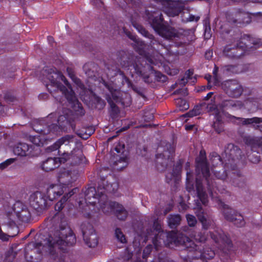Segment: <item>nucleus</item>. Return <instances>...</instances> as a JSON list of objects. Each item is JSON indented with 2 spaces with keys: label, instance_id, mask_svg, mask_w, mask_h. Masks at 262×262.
<instances>
[{
  "label": "nucleus",
  "instance_id": "f257e3e1",
  "mask_svg": "<svg viewBox=\"0 0 262 262\" xmlns=\"http://www.w3.org/2000/svg\"><path fill=\"white\" fill-rule=\"evenodd\" d=\"M76 242L75 235L73 232L68 223L66 222H61L59 229H57L54 234V237L50 236L48 240L47 244L50 247V254L52 259L57 262H64V260L59 257L56 254L55 247L58 246V248H61L59 246L67 245L71 246L74 245Z\"/></svg>",
  "mask_w": 262,
  "mask_h": 262
},
{
  "label": "nucleus",
  "instance_id": "f03ea898",
  "mask_svg": "<svg viewBox=\"0 0 262 262\" xmlns=\"http://www.w3.org/2000/svg\"><path fill=\"white\" fill-rule=\"evenodd\" d=\"M236 42L225 47L223 53L227 58L237 60L244 55L245 51H253L262 46L260 39L253 37L250 34H244Z\"/></svg>",
  "mask_w": 262,
  "mask_h": 262
},
{
  "label": "nucleus",
  "instance_id": "7ed1b4c3",
  "mask_svg": "<svg viewBox=\"0 0 262 262\" xmlns=\"http://www.w3.org/2000/svg\"><path fill=\"white\" fill-rule=\"evenodd\" d=\"M43 74L50 82V84H47V87L51 93L53 91H60L65 95L72 89V86L66 78L56 68H47L43 70Z\"/></svg>",
  "mask_w": 262,
  "mask_h": 262
},
{
  "label": "nucleus",
  "instance_id": "20e7f679",
  "mask_svg": "<svg viewBox=\"0 0 262 262\" xmlns=\"http://www.w3.org/2000/svg\"><path fill=\"white\" fill-rule=\"evenodd\" d=\"M31 214L27 207L20 203L14 205V209L6 212L4 218V224L10 228L17 227L15 220L17 218L20 221L27 222L29 221Z\"/></svg>",
  "mask_w": 262,
  "mask_h": 262
},
{
  "label": "nucleus",
  "instance_id": "39448f33",
  "mask_svg": "<svg viewBox=\"0 0 262 262\" xmlns=\"http://www.w3.org/2000/svg\"><path fill=\"white\" fill-rule=\"evenodd\" d=\"M57 120V123H52L53 133L60 131L68 132L71 129H76V122L73 112L68 109H64Z\"/></svg>",
  "mask_w": 262,
  "mask_h": 262
},
{
  "label": "nucleus",
  "instance_id": "423d86ee",
  "mask_svg": "<svg viewBox=\"0 0 262 262\" xmlns=\"http://www.w3.org/2000/svg\"><path fill=\"white\" fill-rule=\"evenodd\" d=\"M196 171L202 173L207 185L209 191H211L214 187V182L210 177L209 165L207 162L206 153L204 150H201L199 156L195 159Z\"/></svg>",
  "mask_w": 262,
  "mask_h": 262
},
{
  "label": "nucleus",
  "instance_id": "0eeeda50",
  "mask_svg": "<svg viewBox=\"0 0 262 262\" xmlns=\"http://www.w3.org/2000/svg\"><path fill=\"white\" fill-rule=\"evenodd\" d=\"M167 149L163 152L156 156V167L158 171H165L169 166L173 163V154L175 149L170 144H166Z\"/></svg>",
  "mask_w": 262,
  "mask_h": 262
},
{
  "label": "nucleus",
  "instance_id": "6e6552de",
  "mask_svg": "<svg viewBox=\"0 0 262 262\" xmlns=\"http://www.w3.org/2000/svg\"><path fill=\"white\" fill-rule=\"evenodd\" d=\"M77 143V140L74 136L66 135L59 139L53 145L47 148V150L49 152L59 149L58 152L60 155L63 152H69L72 149L73 150V148H76L74 147Z\"/></svg>",
  "mask_w": 262,
  "mask_h": 262
},
{
  "label": "nucleus",
  "instance_id": "1a4fd4ad",
  "mask_svg": "<svg viewBox=\"0 0 262 262\" xmlns=\"http://www.w3.org/2000/svg\"><path fill=\"white\" fill-rule=\"evenodd\" d=\"M226 17L228 23L237 27H243L251 21L250 14L241 9L227 13Z\"/></svg>",
  "mask_w": 262,
  "mask_h": 262
},
{
  "label": "nucleus",
  "instance_id": "9d476101",
  "mask_svg": "<svg viewBox=\"0 0 262 262\" xmlns=\"http://www.w3.org/2000/svg\"><path fill=\"white\" fill-rule=\"evenodd\" d=\"M146 14L151 26L156 33H162L163 31H166V33H171L167 31L168 25L165 21L161 13L154 12L150 13L148 11H146Z\"/></svg>",
  "mask_w": 262,
  "mask_h": 262
},
{
  "label": "nucleus",
  "instance_id": "9b49d317",
  "mask_svg": "<svg viewBox=\"0 0 262 262\" xmlns=\"http://www.w3.org/2000/svg\"><path fill=\"white\" fill-rule=\"evenodd\" d=\"M187 241L184 239L178 241V244L179 245H184L188 251L187 262H207L205 259L202 258V253L200 250H198V247L192 241H189L188 238H186Z\"/></svg>",
  "mask_w": 262,
  "mask_h": 262
},
{
  "label": "nucleus",
  "instance_id": "f8f14e48",
  "mask_svg": "<svg viewBox=\"0 0 262 262\" xmlns=\"http://www.w3.org/2000/svg\"><path fill=\"white\" fill-rule=\"evenodd\" d=\"M83 155L81 150L78 148H73V150L69 152H63L58 157L59 163H64L67 162L68 164L74 166L79 164L83 158Z\"/></svg>",
  "mask_w": 262,
  "mask_h": 262
},
{
  "label": "nucleus",
  "instance_id": "ddd939ff",
  "mask_svg": "<svg viewBox=\"0 0 262 262\" xmlns=\"http://www.w3.org/2000/svg\"><path fill=\"white\" fill-rule=\"evenodd\" d=\"M46 195L39 191H36L30 196V204L34 209L38 212L47 209L48 203Z\"/></svg>",
  "mask_w": 262,
  "mask_h": 262
},
{
  "label": "nucleus",
  "instance_id": "4468645a",
  "mask_svg": "<svg viewBox=\"0 0 262 262\" xmlns=\"http://www.w3.org/2000/svg\"><path fill=\"white\" fill-rule=\"evenodd\" d=\"M68 101L72 104V107L74 114H73L75 122L79 121V118L84 116L85 114L82 104L76 99L74 92L71 89L64 95Z\"/></svg>",
  "mask_w": 262,
  "mask_h": 262
},
{
  "label": "nucleus",
  "instance_id": "2eb2a0df",
  "mask_svg": "<svg viewBox=\"0 0 262 262\" xmlns=\"http://www.w3.org/2000/svg\"><path fill=\"white\" fill-rule=\"evenodd\" d=\"M40 243H29L25 249V256L28 262H38L41 258Z\"/></svg>",
  "mask_w": 262,
  "mask_h": 262
},
{
  "label": "nucleus",
  "instance_id": "dca6fc26",
  "mask_svg": "<svg viewBox=\"0 0 262 262\" xmlns=\"http://www.w3.org/2000/svg\"><path fill=\"white\" fill-rule=\"evenodd\" d=\"M52 114L49 115L46 119L36 120L32 123V128L34 131L42 135H48L51 132L53 133L52 123L49 122Z\"/></svg>",
  "mask_w": 262,
  "mask_h": 262
},
{
  "label": "nucleus",
  "instance_id": "f3484780",
  "mask_svg": "<svg viewBox=\"0 0 262 262\" xmlns=\"http://www.w3.org/2000/svg\"><path fill=\"white\" fill-rule=\"evenodd\" d=\"M222 88L227 94L232 97H239L243 92L242 86L235 80L226 81Z\"/></svg>",
  "mask_w": 262,
  "mask_h": 262
},
{
  "label": "nucleus",
  "instance_id": "a211bd4d",
  "mask_svg": "<svg viewBox=\"0 0 262 262\" xmlns=\"http://www.w3.org/2000/svg\"><path fill=\"white\" fill-rule=\"evenodd\" d=\"M195 209V214L199 221L201 223L202 228L205 230L208 229L212 221L209 214L202 208L199 200L196 202Z\"/></svg>",
  "mask_w": 262,
  "mask_h": 262
},
{
  "label": "nucleus",
  "instance_id": "6ab92c4d",
  "mask_svg": "<svg viewBox=\"0 0 262 262\" xmlns=\"http://www.w3.org/2000/svg\"><path fill=\"white\" fill-rule=\"evenodd\" d=\"M116 76L118 83V86L119 87H121L123 86L125 83H127L128 86L132 88L135 92L137 93L142 97L144 98H145L143 90L141 88H139L133 84L129 78L125 76L124 73L123 71H121L120 69H118L117 71Z\"/></svg>",
  "mask_w": 262,
  "mask_h": 262
},
{
  "label": "nucleus",
  "instance_id": "aec40b11",
  "mask_svg": "<svg viewBox=\"0 0 262 262\" xmlns=\"http://www.w3.org/2000/svg\"><path fill=\"white\" fill-rule=\"evenodd\" d=\"M242 150L238 146L229 143L225 148L224 154L229 162L242 158Z\"/></svg>",
  "mask_w": 262,
  "mask_h": 262
},
{
  "label": "nucleus",
  "instance_id": "412c9836",
  "mask_svg": "<svg viewBox=\"0 0 262 262\" xmlns=\"http://www.w3.org/2000/svg\"><path fill=\"white\" fill-rule=\"evenodd\" d=\"M136 58V56L123 50L117 52V61L122 68H127L132 66L134 60Z\"/></svg>",
  "mask_w": 262,
  "mask_h": 262
},
{
  "label": "nucleus",
  "instance_id": "4be33fe9",
  "mask_svg": "<svg viewBox=\"0 0 262 262\" xmlns=\"http://www.w3.org/2000/svg\"><path fill=\"white\" fill-rule=\"evenodd\" d=\"M58 181L60 184L68 186L76 180V177L70 170L63 169L59 171L57 176Z\"/></svg>",
  "mask_w": 262,
  "mask_h": 262
},
{
  "label": "nucleus",
  "instance_id": "5701e85b",
  "mask_svg": "<svg viewBox=\"0 0 262 262\" xmlns=\"http://www.w3.org/2000/svg\"><path fill=\"white\" fill-rule=\"evenodd\" d=\"M87 227L91 230L90 232L84 231L83 239L85 244L90 248H95L98 244L97 235L93 228L92 225H88Z\"/></svg>",
  "mask_w": 262,
  "mask_h": 262
},
{
  "label": "nucleus",
  "instance_id": "b1692460",
  "mask_svg": "<svg viewBox=\"0 0 262 262\" xmlns=\"http://www.w3.org/2000/svg\"><path fill=\"white\" fill-rule=\"evenodd\" d=\"M132 66L134 69L135 72L138 75L142 77L145 82H149L148 79L149 76L146 74V67L143 65L141 60V58L136 56V58L134 60Z\"/></svg>",
  "mask_w": 262,
  "mask_h": 262
},
{
  "label": "nucleus",
  "instance_id": "393cba45",
  "mask_svg": "<svg viewBox=\"0 0 262 262\" xmlns=\"http://www.w3.org/2000/svg\"><path fill=\"white\" fill-rule=\"evenodd\" d=\"M195 187L199 200L202 204L207 205L208 202L207 194L204 190L202 181L199 178V176L196 178Z\"/></svg>",
  "mask_w": 262,
  "mask_h": 262
},
{
  "label": "nucleus",
  "instance_id": "a878e982",
  "mask_svg": "<svg viewBox=\"0 0 262 262\" xmlns=\"http://www.w3.org/2000/svg\"><path fill=\"white\" fill-rule=\"evenodd\" d=\"M106 183H107L106 184L104 182L103 185L99 183L98 186V192L100 193L102 196H103L105 191L109 193L116 192L119 187L118 183L116 180H114L113 182L109 183H108V181H106Z\"/></svg>",
  "mask_w": 262,
  "mask_h": 262
},
{
  "label": "nucleus",
  "instance_id": "bb28decb",
  "mask_svg": "<svg viewBox=\"0 0 262 262\" xmlns=\"http://www.w3.org/2000/svg\"><path fill=\"white\" fill-rule=\"evenodd\" d=\"M84 193L85 199L89 203H94V199H98L99 197L103 196L100 193L96 191L95 187L89 186L88 188H85V190L82 189Z\"/></svg>",
  "mask_w": 262,
  "mask_h": 262
},
{
  "label": "nucleus",
  "instance_id": "cd10ccee",
  "mask_svg": "<svg viewBox=\"0 0 262 262\" xmlns=\"http://www.w3.org/2000/svg\"><path fill=\"white\" fill-rule=\"evenodd\" d=\"M128 37L133 41L131 43L134 49L141 55L145 54L144 50L145 44L143 41L137 38L134 34H126Z\"/></svg>",
  "mask_w": 262,
  "mask_h": 262
},
{
  "label": "nucleus",
  "instance_id": "c85d7f7f",
  "mask_svg": "<svg viewBox=\"0 0 262 262\" xmlns=\"http://www.w3.org/2000/svg\"><path fill=\"white\" fill-rule=\"evenodd\" d=\"M183 10L182 5L177 1H171L168 4L166 12L170 16L178 15Z\"/></svg>",
  "mask_w": 262,
  "mask_h": 262
},
{
  "label": "nucleus",
  "instance_id": "c756f323",
  "mask_svg": "<svg viewBox=\"0 0 262 262\" xmlns=\"http://www.w3.org/2000/svg\"><path fill=\"white\" fill-rule=\"evenodd\" d=\"M83 69L85 74L89 78L97 77L99 70V67L97 64L94 62H88L85 63L83 67Z\"/></svg>",
  "mask_w": 262,
  "mask_h": 262
},
{
  "label": "nucleus",
  "instance_id": "7c9ffc66",
  "mask_svg": "<svg viewBox=\"0 0 262 262\" xmlns=\"http://www.w3.org/2000/svg\"><path fill=\"white\" fill-rule=\"evenodd\" d=\"M33 148L32 145L29 146L28 144L25 143H19L16 145L13 149V152L15 155L20 156H25L29 154H31V150Z\"/></svg>",
  "mask_w": 262,
  "mask_h": 262
},
{
  "label": "nucleus",
  "instance_id": "2f4dec72",
  "mask_svg": "<svg viewBox=\"0 0 262 262\" xmlns=\"http://www.w3.org/2000/svg\"><path fill=\"white\" fill-rule=\"evenodd\" d=\"M244 143L252 148H260L262 149V140L258 137L245 136L243 137Z\"/></svg>",
  "mask_w": 262,
  "mask_h": 262
},
{
  "label": "nucleus",
  "instance_id": "473e14b6",
  "mask_svg": "<svg viewBox=\"0 0 262 262\" xmlns=\"http://www.w3.org/2000/svg\"><path fill=\"white\" fill-rule=\"evenodd\" d=\"M111 206L113 207L117 218L121 221H124L127 216L128 212L121 205L116 202H112Z\"/></svg>",
  "mask_w": 262,
  "mask_h": 262
},
{
  "label": "nucleus",
  "instance_id": "72a5a7b5",
  "mask_svg": "<svg viewBox=\"0 0 262 262\" xmlns=\"http://www.w3.org/2000/svg\"><path fill=\"white\" fill-rule=\"evenodd\" d=\"M58 158H49L42 164V169L46 171H50L58 167L59 165Z\"/></svg>",
  "mask_w": 262,
  "mask_h": 262
},
{
  "label": "nucleus",
  "instance_id": "f704fd0d",
  "mask_svg": "<svg viewBox=\"0 0 262 262\" xmlns=\"http://www.w3.org/2000/svg\"><path fill=\"white\" fill-rule=\"evenodd\" d=\"M63 193V190L61 188L55 186H50L47 189V198L50 201H53L60 196Z\"/></svg>",
  "mask_w": 262,
  "mask_h": 262
},
{
  "label": "nucleus",
  "instance_id": "c9c22d12",
  "mask_svg": "<svg viewBox=\"0 0 262 262\" xmlns=\"http://www.w3.org/2000/svg\"><path fill=\"white\" fill-rule=\"evenodd\" d=\"M181 216L179 214H170L167 217V222L171 229H175L180 225Z\"/></svg>",
  "mask_w": 262,
  "mask_h": 262
},
{
  "label": "nucleus",
  "instance_id": "e433bc0d",
  "mask_svg": "<svg viewBox=\"0 0 262 262\" xmlns=\"http://www.w3.org/2000/svg\"><path fill=\"white\" fill-rule=\"evenodd\" d=\"M221 207H222V212L225 219L230 221L236 214L238 212L232 208H230L228 205L225 204L224 203H221Z\"/></svg>",
  "mask_w": 262,
  "mask_h": 262
},
{
  "label": "nucleus",
  "instance_id": "4c0bfd02",
  "mask_svg": "<svg viewBox=\"0 0 262 262\" xmlns=\"http://www.w3.org/2000/svg\"><path fill=\"white\" fill-rule=\"evenodd\" d=\"M208 105L206 104L205 102H202L200 104L196 105L192 110L189 111L188 113L185 114L184 116L185 117H192L197 115H199L203 113L204 108H207Z\"/></svg>",
  "mask_w": 262,
  "mask_h": 262
},
{
  "label": "nucleus",
  "instance_id": "58836bf2",
  "mask_svg": "<svg viewBox=\"0 0 262 262\" xmlns=\"http://www.w3.org/2000/svg\"><path fill=\"white\" fill-rule=\"evenodd\" d=\"M233 117L235 118L236 120L240 121L241 124L243 125L251 124L254 127L256 128L259 127L257 124L262 122V118H261L253 117L252 118L244 119L239 117H236L234 116Z\"/></svg>",
  "mask_w": 262,
  "mask_h": 262
},
{
  "label": "nucleus",
  "instance_id": "ea45409f",
  "mask_svg": "<svg viewBox=\"0 0 262 262\" xmlns=\"http://www.w3.org/2000/svg\"><path fill=\"white\" fill-rule=\"evenodd\" d=\"M94 132V129L93 127L92 126H88L77 129L76 131V134L81 138L86 140Z\"/></svg>",
  "mask_w": 262,
  "mask_h": 262
},
{
  "label": "nucleus",
  "instance_id": "a19ab883",
  "mask_svg": "<svg viewBox=\"0 0 262 262\" xmlns=\"http://www.w3.org/2000/svg\"><path fill=\"white\" fill-rule=\"evenodd\" d=\"M222 106L223 107H226L227 108H230L232 107H237L241 108L243 107V105L241 101L228 100L223 101Z\"/></svg>",
  "mask_w": 262,
  "mask_h": 262
},
{
  "label": "nucleus",
  "instance_id": "79ce46f5",
  "mask_svg": "<svg viewBox=\"0 0 262 262\" xmlns=\"http://www.w3.org/2000/svg\"><path fill=\"white\" fill-rule=\"evenodd\" d=\"M93 104L94 108L99 111L102 110L106 105L105 101L96 95L94 96Z\"/></svg>",
  "mask_w": 262,
  "mask_h": 262
},
{
  "label": "nucleus",
  "instance_id": "37998d69",
  "mask_svg": "<svg viewBox=\"0 0 262 262\" xmlns=\"http://www.w3.org/2000/svg\"><path fill=\"white\" fill-rule=\"evenodd\" d=\"M229 222H232L234 225L238 227H242L245 225V221L243 215L238 213L236 214L234 217Z\"/></svg>",
  "mask_w": 262,
  "mask_h": 262
},
{
  "label": "nucleus",
  "instance_id": "c03bdc74",
  "mask_svg": "<svg viewBox=\"0 0 262 262\" xmlns=\"http://www.w3.org/2000/svg\"><path fill=\"white\" fill-rule=\"evenodd\" d=\"M107 102L111 106L110 116L112 118H116L119 113L120 110L119 107L116 105V104L111 100V98L107 99Z\"/></svg>",
  "mask_w": 262,
  "mask_h": 262
},
{
  "label": "nucleus",
  "instance_id": "a18cd8bd",
  "mask_svg": "<svg viewBox=\"0 0 262 262\" xmlns=\"http://www.w3.org/2000/svg\"><path fill=\"white\" fill-rule=\"evenodd\" d=\"M175 103L181 111L186 110L189 107L187 101L181 98L175 99Z\"/></svg>",
  "mask_w": 262,
  "mask_h": 262
},
{
  "label": "nucleus",
  "instance_id": "49530a36",
  "mask_svg": "<svg viewBox=\"0 0 262 262\" xmlns=\"http://www.w3.org/2000/svg\"><path fill=\"white\" fill-rule=\"evenodd\" d=\"M212 126L218 134H220L223 131V122L220 117H217L216 121L212 124Z\"/></svg>",
  "mask_w": 262,
  "mask_h": 262
},
{
  "label": "nucleus",
  "instance_id": "de8ad7c7",
  "mask_svg": "<svg viewBox=\"0 0 262 262\" xmlns=\"http://www.w3.org/2000/svg\"><path fill=\"white\" fill-rule=\"evenodd\" d=\"M183 162L184 161L182 159L179 160L177 162L173 169L172 174L173 176H177L180 174L181 171L182 165Z\"/></svg>",
  "mask_w": 262,
  "mask_h": 262
},
{
  "label": "nucleus",
  "instance_id": "09e8293b",
  "mask_svg": "<svg viewBox=\"0 0 262 262\" xmlns=\"http://www.w3.org/2000/svg\"><path fill=\"white\" fill-rule=\"evenodd\" d=\"M115 237L121 243H124L126 242V239L125 237V235L122 233L121 229H120L119 228H117L115 230Z\"/></svg>",
  "mask_w": 262,
  "mask_h": 262
},
{
  "label": "nucleus",
  "instance_id": "8fccbe9b",
  "mask_svg": "<svg viewBox=\"0 0 262 262\" xmlns=\"http://www.w3.org/2000/svg\"><path fill=\"white\" fill-rule=\"evenodd\" d=\"M152 250V246L148 245L143 250L142 258L146 261L147 257L150 255Z\"/></svg>",
  "mask_w": 262,
  "mask_h": 262
},
{
  "label": "nucleus",
  "instance_id": "3c124183",
  "mask_svg": "<svg viewBox=\"0 0 262 262\" xmlns=\"http://www.w3.org/2000/svg\"><path fill=\"white\" fill-rule=\"evenodd\" d=\"M210 160L213 165H217L221 161V157L216 152H212L210 154Z\"/></svg>",
  "mask_w": 262,
  "mask_h": 262
},
{
  "label": "nucleus",
  "instance_id": "603ef678",
  "mask_svg": "<svg viewBox=\"0 0 262 262\" xmlns=\"http://www.w3.org/2000/svg\"><path fill=\"white\" fill-rule=\"evenodd\" d=\"M98 176L100 179V181L98 182V184L100 183L103 185L105 181V178L107 176V170L105 169L100 170L98 173Z\"/></svg>",
  "mask_w": 262,
  "mask_h": 262
},
{
  "label": "nucleus",
  "instance_id": "864d4df0",
  "mask_svg": "<svg viewBox=\"0 0 262 262\" xmlns=\"http://www.w3.org/2000/svg\"><path fill=\"white\" fill-rule=\"evenodd\" d=\"M164 39L172 41L175 38L179 37V34H158Z\"/></svg>",
  "mask_w": 262,
  "mask_h": 262
},
{
  "label": "nucleus",
  "instance_id": "5fc2aeb1",
  "mask_svg": "<svg viewBox=\"0 0 262 262\" xmlns=\"http://www.w3.org/2000/svg\"><path fill=\"white\" fill-rule=\"evenodd\" d=\"M186 217L189 227H194L196 225L197 221L194 216L190 214H187Z\"/></svg>",
  "mask_w": 262,
  "mask_h": 262
},
{
  "label": "nucleus",
  "instance_id": "6e6d98bb",
  "mask_svg": "<svg viewBox=\"0 0 262 262\" xmlns=\"http://www.w3.org/2000/svg\"><path fill=\"white\" fill-rule=\"evenodd\" d=\"M155 77L157 81L165 82L167 80V77L158 71H155Z\"/></svg>",
  "mask_w": 262,
  "mask_h": 262
},
{
  "label": "nucleus",
  "instance_id": "4d7b16f0",
  "mask_svg": "<svg viewBox=\"0 0 262 262\" xmlns=\"http://www.w3.org/2000/svg\"><path fill=\"white\" fill-rule=\"evenodd\" d=\"M214 173L215 177H216L219 179L224 180L227 177V172L224 170H222V171H214Z\"/></svg>",
  "mask_w": 262,
  "mask_h": 262
},
{
  "label": "nucleus",
  "instance_id": "13d9d810",
  "mask_svg": "<svg viewBox=\"0 0 262 262\" xmlns=\"http://www.w3.org/2000/svg\"><path fill=\"white\" fill-rule=\"evenodd\" d=\"M4 99L7 103L14 102L17 101L16 98L10 93H6Z\"/></svg>",
  "mask_w": 262,
  "mask_h": 262
},
{
  "label": "nucleus",
  "instance_id": "bf43d9fd",
  "mask_svg": "<svg viewBox=\"0 0 262 262\" xmlns=\"http://www.w3.org/2000/svg\"><path fill=\"white\" fill-rule=\"evenodd\" d=\"M15 159L13 158H11L7 160L6 161L3 162L2 163L0 164V169L3 170L6 168L8 165H10L11 164L13 163Z\"/></svg>",
  "mask_w": 262,
  "mask_h": 262
},
{
  "label": "nucleus",
  "instance_id": "052dcab7",
  "mask_svg": "<svg viewBox=\"0 0 262 262\" xmlns=\"http://www.w3.org/2000/svg\"><path fill=\"white\" fill-rule=\"evenodd\" d=\"M91 3L93 6L98 8L104 7V3L102 0H91Z\"/></svg>",
  "mask_w": 262,
  "mask_h": 262
},
{
  "label": "nucleus",
  "instance_id": "680f3d73",
  "mask_svg": "<svg viewBox=\"0 0 262 262\" xmlns=\"http://www.w3.org/2000/svg\"><path fill=\"white\" fill-rule=\"evenodd\" d=\"M102 83L103 85L113 94V92L115 91L111 83H110L102 79Z\"/></svg>",
  "mask_w": 262,
  "mask_h": 262
},
{
  "label": "nucleus",
  "instance_id": "e2e57ef3",
  "mask_svg": "<svg viewBox=\"0 0 262 262\" xmlns=\"http://www.w3.org/2000/svg\"><path fill=\"white\" fill-rule=\"evenodd\" d=\"M102 83L103 85L113 94V92L115 91L111 83H110L102 79Z\"/></svg>",
  "mask_w": 262,
  "mask_h": 262
},
{
  "label": "nucleus",
  "instance_id": "0e129e2a",
  "mask_svg": "<svg viewBox=\"0 0 262 262\" xmlns=\"http://www.w3.org/2000/svg\"><path fill=\"white\" fill-rule=\"evenodd\" d=\"M102 83L103 85L113 94V92L115 91L111 83H110L102 79Z\"/></svg>",
  "mask_w": 262,
  "mask_h": 262
},
{
  "label": "nucleus",
  "instance_id": "69168bd1",
  "mask_svg": "<svg viewBox=\"0 0 262 262\" xmlns=\"http://www.w3.org/2000/svg\"><path fill=\"white\" fill-rule=\"evenodd\" d=\"M102 83L103 85L113 94V92L115 91L111 83H110L102 79Z\"/></svg>",
  "mask_w": 262,
  "mask_h": 262
},
{
  "label": "nucleus",
  "instance_id": "338daca9",
  "mask_svg": "<svg viewBox=\"0 0 262 262\" xmlns=\"http://www.w3.org/2000/svg\"><path fill=\"white\" fill-rule=\"evenodd\" d=\"M88 225H91V224L89 222H84V223H82L80 226V229H81V232L82 233L83 236H84V231H86V232L87 231V232H90V230L88 228V227H87Z\"/></svg>",
  "mask_w": 262,
  "mask_h": 262
},
{
  "label": "nucleus",
  "instance_id": "774afa93",
  "mask_svg": "<svg viewBox=\"0 0 262 262\" xmlns=\"http://www.w3.org/2000/svg\"><path fill=\"white\" fill-rule=\"evenodd\" d=\"M250 160L253 163H257L260 161V157L254 155H250Z\"/></svg>",
  "mask_w": 262,
  "mask_h": 262
}]
</instances>
